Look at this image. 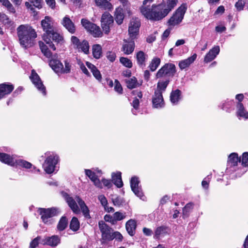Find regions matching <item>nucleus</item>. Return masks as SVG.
I'll list each match as a JSON object with an SVG mask.
<instances>
[{
	"instance_id": "9d476101",
	"label": "nucleus",
	"mask_w": 248,
	"mask_h": 248,
	"mask_svg": "<svg viewBox=\"0 0 248 248\" xmlns=\"http://www.w3.org/2000/svg\"><path fill=\"white\" fill-rule=\"evenodd\" d=\"M186 10V7L185 5H182L179 7L169 20V25L174 27L180 23L184 18Z\"/></svg>"
},
{
	"instance_id": "ea45409f",
	"label": "nucleus",
	"mask_w": 248,
	"mask_h": 248,
	"mask_svg": "<svg viewBox=\"0 0 248 248\" xmlns=\"http://www.w3.org/2000/svg\"><path fill=\"white\" fill-rule=\"evenodd\" d=\"M160 59L158 57H154L151 61L149 68L150 70L154 72L156 70L160 64Z\"/></svg>"
},
{
	"instance_id": "20e7f679",
	"label": "nucleus",
	"mask_w": 248,
	"mask_h": 248,
	"mask_svg": "<svg viewBox=\"0 0 248 248\" xmlns=\"http://www.w3.org/2000/svg\"><path fill=\"white\" fill-rule=\"evenodd\" d=\"M17 33L20 45L24 48L33 45L34 39L37 37L35 30L28 25H21L17 28Z\"/></svg>"
},
{
	"instance_id": "bf43d9fd",
	"label": "nucleus",
	"mask_w": 248,
	"mask_h": 248,
	"mask_svg": "<svg viewBox=\"0 0 248 248\" xmlns=\"http://www.w3.org/2000/svg\"><path fill=\"white\" fill-rule=\"evenodd\" d=\"M123 238L122 235L119 232H113L112 234V240L114 239L116 240L121 241Z\"/></svg>"
},
{
	"instance_id": "b1692460",
	"label": "nucleus",
	"mask_w": 248,
	"mask_h": 248,
	"mask_svg": "<svg viewBox=\"0 0 248 248\" xmlns=\"http://www.w3.org/2000/svg\"><path fill=\"white\" fill-rule=\"evenodd\" d=\"M233 100L227 99L223 101L219 106L220 108L228 113H231L234 110L235 106Z\"/></svg>"
},
{
	"instance_id": "473e14b6",
	"label": "nucleus",
	"mask_w": 248,
	"mask_h": 248,
	"mask_svg": "<svg viewBox=\"0 0 248 248\" xmlns=\"http://www.w3.org/2000/svg\"><path fill=\"white\" fill-rule=\"evenodd\" d=\"M181 92L179 89L172 91L170 94V100L173 105H177L181 99Z\"/></svg>"
},
{
	"instance_id": "6ab92c4d",
	"label": "nucleus",
	"mask_w": 248,
	"mask_h": 248,
	"mask_svg": "<svg viewBox=\"0 0 248 248\" xmlns=\"http://www.w3.org/2000/svg\"><path fill=\"white\" fill-rule=\"evenodd\" d=\"M113 23V18L109 13L105 12L103 14L101 18V26L105 33H108L109 32L110 27Z\"/></svg>"
},
{
	"instance_id": "a878e982",
	"label": "nucleus",
	"mask_w": 248,
	"mask_h": 248,
	"mask_svg": "<svg viewBox=\"0 0 248 248\" xmlns=\"http://www.w3.org/2000/svg\"><path fill=\"white\" fill-rule=\"evenodd\" d=\"M236 115L238 119H240L241 118H244L245 119H248V112L245 108L242 103H236Z\"/></svg>"
},
{
	"instance_id": "ddd939ff",
	"label": "nucleus",
	"mask_w": 248,
	"mask_h": 248,
	"mask_svg": "<svg viewBox=\"0 0 248 248\" xmlns=\"http://www.w3.org/2000/svg\"><path fill=\"white\" fill-rule=\"evenodd\" d=\"M71 41L74 48L77 49L78 51L83 52L86 54L89 53V45L87 41H80L76 36H72L71 38Z\"/></svg>"
},
{
	"instance_id": "5fc2aeb1",
	"label": "nucleus",
	"mask_w": 248,
	"mask_h": 248,
	"mask_svg": "<svg viewBox=\"0 0 248 248\" xmlns=\"http://www.w3.org/2000/svg\"><path fill=\"white\" fill-rule=\"evenodd\" d=\"M120 61L121 63L125 67L131 68L132 66V62L127 58L121 57L120 59Z\"/></svg>"
},
{
	"instance_id": "393cba45",
	"label": "nucleus",
	"mask_w": 248,
	"mask_h": 248,
	"mask_svg": "<svg viewBox=\"0 0 248 248\" xmlns=\"http://www.w3.org/2000/svg\"><path fill=\"white\" fill-rule=\"evenodd\" d=\"M52 24V19L49 16H46L45 19L42 20V27L46 32L44 35H46L53 30Z\"/></svg>"
},
{
	"instance_id": "58836bf2",
	"label": "nucleus",
	"mask_w": 248,
	"mask_h": 248,
	"mask_svg": "<svg viewBox=\"0 0 248 248\" xmlns=\"http://www.w3.org/2000/svg\"><path fill=\"white\" fill-rule=\"evenodd\" d=\"M177 1L178 0H167L166 3H161L165 6L164 8L167 10V13L169 14L176 5Z\"/></svg>"
},
{
	"instance_id": "603ef678",
	"label": "nucleus",
	"mask_w": 248,
	"mask_h": 248,
	"mask_svg": "<svg viewBox=\"0 0 248 248\" xmlns=\"http://www.w3.org/2000/svg\"><path fill=\"white\" fill-rule=\"evenodd\" d=\"M126 217V213H122L121 212H116L113 214V218L115 223L118 221H121L124 219Z\"/></svg>"
},
{
	"instance_id": "4468645a",
	"label": "nucleus",
	"mask_w": 248,
	"mask_h": 248,
	"mask_svg": "<svg viewBox=\"0 0 248 248\" xmlns=\"http://www.w3.org/2000/svg\"><path fill=\"white\" fill-rule=\"evenodd\" d=\"M175 72V66L174 64L166 63L158 71L156 77L160 78L164 76L173 77Z\"/></svg>"
},
{
	"instance_id": "412c9836",
	"label": "nucleus",
	"mask_w": 248,
	"mask_h": 248,
	"mask_svg": "<svg viewBox=\"0 0 248 248\" xmlns=\"http://www.w3.org/2000/svg\"><path fill=\"white\" fill-rule=\"evenodd\" d=\"M14 86L9 83L0 84V100L5 98L14 90Z\"/></svg>"
},
{
	"instance_id": "c756f323",
	"label": "nucleus",
	"mask_w": 248,
	"mask_h": 248,
	"mask_svg": "<svg viewBox=\"0 0 248 248\" xmlns=\"http://www.w3.org/2000/svg\"><path fill=\"white\" fill-rule=\"evenodd\" d=\"M121 175L122 173L120 171L114 172L111 173L112 182L118 188H121L123 186Z\"/></svg>"
},
{
	"instance_id": "f03ea898",
	"label": "nucleus",
	"mask_w": 248,
	"mask_h": 248,
	"mask_svg": "<svg viewBox=\"0 0 248 248\" xmlns=\"http://www.w3.org/2000/svg\"><path fill=\"white\" fill-rule=\"evenodd\" d=\"M247 170V169L242 168L241 157L238 156L237 153H232L228 156L226 173L232 175V178L241 177Z\"/></svg>"
},
{
	"instance_id": "3c124183",
	"label": "nucleus",
	"mask_w": 248,
	"mask_h": 248,
	"mask_svg": "<svg viewBox=\"0 0 248 248\" xmlns=\"http://www.w3.org/2000/svg\"><path fill=\"white\" fill-rule=\"evenodd\" d=\"M131 104L134 109L132 110V113L134 115H137V110L139 109L140 105L139 98H138L137 97H135L132 102L131 103Z\"/></svg>"
},
{
	"instance_id": "aec40b11",
	"label": "nucleus",
	"mask_w": 248,
	"mask_h": 248,
	"mask_svg": "<svg viewBox=\"0 0 248 248\" xmlns=\"http://www.w3.org/2000/svg\"><path fill=\"white\" fill-rule=\"evenodd\" d=\"M152 103L154 108L160 109L164 107L165 102L162 94L158 92H155L152 97Z\"/></svg>"
},
{
	"instance_id": "4d7b16f0",
	"label": "nucleus",
	"mask_w": 248,
	"mask_h": 248,
	"mask_svg": "<svg viewBox=\"0 0 248 248\" xmlns=\"http://www.w3.org/2000/svg\"><path fill=\"white\" fill-rule=\"evenodd\" d=\"M114 90L119 94L123 93V88L117 79H115L114 81Z\"/></svg>"
},
{
	"instance_id": "7c9ffc66",
	"label": "nucleus",
	"mask_w": 248,
	"mask_h": 248,
	"mask_svg": "<svg viewBox=\"0 0 248 248\" xmlns=\"http://www.w3.org/2000/svg\"><path fill=\"white\" fill-rule=\"evenodd\" d=\"M148 56L142 51H140L137 53L136 59L138 65L142 68L145 66V62L147 59Z\"/></svg>"
},
{
	"instance_id": "052dcab7",
	"label": "nucleus",
	"mask_w": 248,
	"mask_h": 248,
	"mask_svg": "<svg viewBox=\"0 0 248 248\" xmlns=\"http://www.w3.org/2000/svg\"><path fill=\"white\" fill-rule=\"evenodd\" d=\"M98 199L103 207H106L108 204V201L104 195H100L98 196Z\"/></svg>"
},
{
	"instance_id": "2eb2a0df",
	"label": "nucleus",
	"mask_w": 248,
	"mask_h": 248,
	"mask_svg": "<svg viewBox=\"0 0 248 248\" xmlns=\"http://www.w3.org/2000/svg\"><path fill=\"white\" fill-rule=\"evenodd\" d=\"M39 210L43 221L46 224H50V218L57 215L59 212L58 209L56 208H40Z\"/></svg>"
},
{
	"instance_id": "4be33fe9",
	"label": "nucleus",
	"mask_w": 248,
	"mask_h": 248,
	"mask_svg": "<svg viewBox=\"0 0 248 248\" xmlns=\"http://www.w3.org/2000/svg\"><path fill=\"white\" fill-rule=\"evenodd\" d=\"M85 172L86 176L93 183L95 186L99 188H102V184H101V181L98 178L99 176L96 174L95 171L91 170L85 169Z\"/></svg>"
},
{
	"instance_id": "39448f33",
	"label": "nucleus",
	"mask_w": 248,
	"mask_h": 248,
	"mask_svg": "<svg viewBox=\"0 0 248 248\" xmlns=\"http://www.w3.org/2000/svg\"><path fill=\"white\" fill-rule=\"evenodd\" d=\"M61 195L64 198L69 206L74 213L78 214L79 212V208L76 202H77L80 206L84 217L86 218H91L88 207L86 205L85 202L79 197L76 196L75 199H74L67 193L63 191L61 192Z\"/></svg>"
},
{
	"instance_id": "c85d7f7f",
	"label": "nucleus",
	"mask_w": 248,
	"mask_h": 248,
	"mask_svg": "<svg viewBox=\"0 0 248 248\" xmlns=\"http://www.w3.org/2000/svg\"><path fill=\"white\" fill-rule=\"evenodd\" d=\"M137 227V222L134 219H129L125 224L126 230L130 236H133L135 234Z\"/></svg>"
},
{
	"instance_id": "f8f14e48",
	"label": "nucleus",
	"mask_w": 248,
	"mask_h": 248,
	"mask_svg": "<svg viewBox=\"0 0 248 248\" xmlns=\"http://www.w3.org/2000/svg\"><path fill=\"white\" fill-rule=\"evenodd\" d=\"M82 25L86 30L90 32L95 37H101L102 32L100 28L95 24L90 22L86 19H82L81 21Z\"/></svg>"
},
{
	"instance_id": "0e129e2a",
	"label": "nucleus",
	"mask_w": 248,
	"mask_h": 248,
	"mask_svg": "<svg viewBox=\"0 0 248 248\" xmlns=\"http://www.w3.org/2000/svg\"><path fill=\"white\" fill-rule=\"evenodd\" d=\"M107 57L110 62H113L115 60L116 55L113 52L108 51L107 53Z\"/></svg>"
},
{
	"instance_id": "f257e3e1",
	"label": "nucleus",
	"mask_w": 248,
	"mask_h": 248,
	"mask_svg": "<svg viewBox=\"0 0 248 248\" xmlns=\"http://www.w3.org/2000/svg\"><path fill=\"white\" fill-rule=\"evenodd\" d=\"M149 5H142L140 8L142 15L149 20L159 21L168 15L167 10L164 8L165 6L161 3L154 4L151 7H149Z\"/></svg>"
},
{
	"instance_id": "f704fd0d",
	"label": "nucleus",
	"mask_w": 248,
	"mask_h": 248,
	"mask_svg": "<svg viewBox=\"0 0 248 248\" xmlns=\"http://www.w3.org/2000/svg\"><path fill=\"white\" fill-rule=\"evenodd\" d=\"M168 233V228L164 226L157 227L155 231L154 238L159 239Z\"/></svg>"
},
{
	"instance_id": "e433bc0d",
	"label": "nucleus",
	"mask_w": 248,
	"mask_h": 248,
	"mask_svg": "<svg viewBox=\"0 0 248 248\" xmlns=\"http://www.w3.org/2000/svg\"><path fill=\"white\" fill-rule=\"evenodd\" d=\"M93 55L96 59H99L102 54V47L100 45H94L92 47Z\"/></svg>"
},
{
	"instance_id": "2f4dec72",
	"label": "nucleus",
	"mask_w": 248,
	"mask_h": 248,
	"mask_svg": "<svg viewBox=\"0 0 248 248\" xmlns=\"http://www.w3.org/2000/svg\"><path fill=\"white\" fill-rule=\"evenodd\" d=\"M86 65L91 70L94 78L97 80L100 81L102 79V76L100 71L97 69L96 66L88 62H86Z\"/></svg>"
},
{
	"instance_id": "49530a36",
	"label": "nucleus",
	"mask_w": 248,
	"mask_h": 248,
	"mask_svg": "<svg viewBox=\"0 0 248 248\" xmlns=\"http://www.w3.org/2000/svg\"><path fill=\"white\" fill-rule=\"evenodd\" d=\"M96 4L105 9H109L111 8V5L107 0H94Z\"/></svg>"
},
{
	"instance_id": "0eeeda50",
	"label": "nucleus",
	"mask_w": 248,
	"mask_h": 248,
	"mask_svg": "<svg viewBox=\"0 0 248 248\" xmlns=\"http://www.w3.org/2000/svg\"><path fill=\"white\" fill-rule=\"evenodd\" d=\"M39 44L41 51L44 55L47 58L51 59L49 62L50 66L56 73L62 74V63L59 60L52 58V53L48 50L47 46L45 45L43 42L40 41Z\"/></svg>"
},
{
	"instance_id": "774afa93",
	"label": "nucleus",
	"mask_w": 248,
	"mask_h": 248,
	"mask_svg": "<svg viewBox=\"0 0 248 248\" xmlns=\"http://www.w3.org/2000/svg\"><path fill=\"white\" fill-rule=\"evenodd\" d=\"M226 30V27L222 25H218L215 28L216 31L220 33L224 32Z\"/></svg>"
},
{
	"instance_id": "864d4df0",
	"label": "nucleus",
	"mask_w": 248,
	"mask_h": 248,
	"mask_svg": "<svg viewBox=\"0 0 248 248\" xmlns=\"http://www.w3.org/2000/svg\"><path fill=\"white\" fill-rule=\"evenodd\" d=\"M64 67L62 65V74H67L70 72L71 65L69 61L68 60L64 61Z\"/></svg>"
},
{
	"instance_id": "c03bdc74",
	"label": "nucleus",
	"mask_w": 248,
	"mask_h": 248,
	"mask_svg": "<svg viewBox=\"0 0 248 248\" xmlns=\"http://www.w3.org/2000/svg\"><path fill=\"white\" fill-rule=\"evenodd\" d=\"M68 220L65 217H62L60 219L58 225L57 229L59 231H63L67 226Z\"/></svg>"
},
{
	"instance_id": "dca6fc26",
	"label": "nucleus",
	"mask_w": 248,
	"mask_h": 248,
	"mask_svg": "<svg viewBox=\"0 0 248 248\" xmlns=\"http://www.w3.org/2000/svg\"><path fill=\"white\" fill-rule=\"evenodd\" d=\"M30 78L34 86L37 89L38 91L41 92L43 95H45L46 94V88L39 75L36 73L34 70H32L31 71V73L30 76Z\"/></svg>"
},
{
	"instance_id": "5701e85b",
	"label": "nucleus",
	"mask_w": 248,
	"mask_h": 248,
	"mask_svg": "<svg viewBox=\"0 0 248 248\" xmlns=\"http://www.w3.org/2000/svg\"><path fill=\"white\" fill-rule=\"evenodd\" d=\"M220 52V47L218 46H215L205 55L204 58L205 63H209L214 60Z\"/></svg>"
},
{
	"instance_id": "72a5a7b5",
	"label": "nucleus",
	"mask_w": 248,
	"mask_h": 248,
	"mask_svg": "<svg viewBox=\"0 0 248 248\" xmlns=\"http://www.w3.org/2000/svg\"><path fill=\"white\" fill-rule=\"evenodd\" d=\"M60 243V238L57 235H52L46 238V243L51 247H56Z\"/></svg>"
},
{
	"instance_id": "69168bd1",
	"label": "nucleus",
	"mask_w": 248,
	"mask_h": 248,
	"mask_svg": "<svg viewBox=\"0 0 248 248\" xmlns=\"http://www.w3.org/2000/svg\"><path fill=\"white\" fill-rule=\"evenodd\" d=\"M78 64L79 65L80 69L81 70L82 72L83 73H84L85 75H86L87 76H89L90 73L88 72V71L87 69L86 68V67H85V66L84 65V64L82 62H81L80 61L78 62Z\"/></svg>"
},
{
	"instance_id": "338daca9",
	"label": "nucleus",
	"mask_w": 248,
	"mask_h": 248,
	"mask_svg": "<svg viewBox=\"0 0 248 248\" xmlns=\"http://www.w3.org/2000/svg\"><path fill=\"white\" fill-rule=\"evenodd\" d=\"M30 2L32 3L33 5L38 9L42 7L41 1L42 0H29Z\"/></svg>"
},
{
	"instance_id": "e2e57ef3",
	"label": "nucleus",
	"mask_w": 248,
	"mask_h": 248,
	"mask_svg": "<svg viewBox=\"0 0 248 248\" xmlns=\"http://www.w3.org/2000/svg\"><path fill=\"white\" fill-rule=\"evenodd\" d=\"M101 182V184L102 183L105 186L107 187L108 188H110L112 186V182L109 179H106L105 178H103L102 179Z\"/></svg>"
},
{
	"instance_id": "1a4fd4ad",
	"label": "nucleus",
	"mask_w": 248,
	"mask_h": 248,
	"mask_svg": "<svg viewBox=\"0 0 248 248\" xmlns=\"http://www.w3.org/2000/svg\"><path fill=\"white\" fill-rule=\"evenodd\" d=\"M51 38H52V40L56 43L58 45H62L64 43L63 36L59 33L54 31L53 30L47 34L44 35L43 38L44 41L46 43V44L48 45V46L53 50H56V47L51 41Z\"/></svg>"
},
{
	"instance_id": "37998d69",
	"label": "nucleus",
	"mask_w": 248,
	"mask_h": 248,
	"mask_svg": "<svg viewBox=\"0 0 248 248\" xmlns=\"http://www.w3.org/2000/svg\"><path fill=\"white\" fill-rule=\"evenodd\" d=\"M0 21L7 27L11 26L13 23L8 16L4 13H0Z\"/></svg>"
},
{
	"instance_id": "a19ab883",
	"label": "nucleus",
	"mask_w": 248,
	"mask_h": 248,
	"mask_svg": "<svg viewBox=\"0 0 248 248\" xmlns=\"http://www.w3.org/2000/svg\"><path fill=\"white\" fill-rule=\"evenodd\" d=\"M1 4L6 8L10 13L15 14L16 9L9 0H0Z\"/></svg>"
},
{
	"instance_id": "bb28decb",
	"label": "nucleus",
	"mask_w": 248,
	"mask_h": 248,
	"mask_svg": "<svg viewBox=\"0 0 248 248\" xmlns=\"http://www.w3.org/2000/svg\"><path fill=\"white\" fill-rule=\"evenodd\" d=\"M62 24L71 33L73 34L75 32L76 27L75 24L68 16H65L63 18L62 21Z\"/></svg>"
},
{
	"instance_id": "6e6d98bb",
	"label": "nucleus",
	"mask_w": 248,
	"mask_h": 248,
	"mask_svg": "<svg viewBox=\"0 0 248 248\" xmlns=\"http://www.w3.org/2000/svg\"><path fill=\"white\" fill-rule=\"evenodd\" d=\"M212 177L211 174L207 175L202 181V186L205 189H208L209 182Z\"/></svg>"
},
{
	"instance_id": "f3484780",
	"label": "nucleus",
	"mask_w": 248,
	"mask_h": 248,
	"mask_svg": "<svg viewBox=\"0 0 248 248\" xmlns=\"http://www.w3.org/2000/svg\"><path fill=\"white\" fill-rule=\"evenodd\" d=\"M15 167H20L32 173H38L40 172V170L37 169L35 166L33 165L31 163L22 159L17 158L15 162Z\"/></svg>"
},
{
	"instance_id": "7ed1b4c3",
	"label": "nucleus",
	"mask_w": 248,
	"mask_h": 248,
	"mask_svg": "<svg viewBox=\"0 0 248 248\" xmlns=\"http://www.w3.org/2000/svg\"><path fill=\"white\" fill-rule=\"evenodd\" d=\"M140 26V20L138 18H132L130 22L128 29L130 39L129 41L124 40L122 47V50L124 54L129 55L133 52L135 48V42L133 40L138 35Z\"/></svg>"
},
{
	"instance_id": "9b49d317",
	"label": "nucleus",
	"mask_w": 248,
	"mask_h": 248,
	"mask_svg": "<svg viewBox=\"0 0 248 248\" xmlns=\"http://www.w3.org/2000/svg\"><path fill=\"white\" fill-rule=\"evenodd\" d=\"M1 151L9 152L10 151V149L8 147H4L3 149L0 148V161L10 166L15 167L17 155L15 154H8Z\"/></svg>"
},
{
	"instance_id": "680f3d73",
	"label": "nucleus",
	"mask_w": 248,
	"mask_h": 248,
	"mask_svg": "<svg viewBox=\"0 0 248 248\" xmlns=\"http://www.w3.org/2000/svg\"><path fill=\"white\" fill-rule=\"evenodd\" d=\"M245 5L242 2V0H238L235 4V7L238 11H242Z\"/></svg>"
},
{
	"instance_id": "09e8293b",
	"label": "nucleus",
	"mask_w": 248,
	"mask_h": 248,
	"mask_svg": "<svg viewBox=\"0 0 248 248\" xmlns=\"http://www.w3.org/2000/svg\"><path fill=\"white\" fill-rule=\"evenodd\" d=\"M193 204L192 203L189 202L187 203L183 209V217H187L189 212L191 211L193 208Z\"/></svg>"
},
{
	"instance_id": "13d9d810",
	"label": "nucleus",
	"mask_w": 248,
	"mask_h": 248,
	"mask_svg": "<svg viewBox=\"0 0 248 248\" xmlns=\"http://www.w3.org/2000/svg\"><path fill=\"white\" fill-rule=\"evenodd\" d=\"M41 239V238L40 236H38L35 238L34 239H33L30 243V248H35L37 246H38V244L40 243Z\"/></svg>"
},
{
	"instance_id": "c9c22d12",
	"label": "nucleus",
	"mask_w": 248,
	"mask_h": 248,
	"mask_svg": "<svg viewBox=\"0 0 248 248\" xmlns=\"http://www.w3.org/2000/svg\"><path fill=\"white\" fill-rule=\"evenodd\" d=\"M126 86L129 89H133L139 86L136 78L133 77L131 78H128L125 79Z\"/></svg>"
},
{
	"instance_id": "a18cd8bd",
	"label": "nucleus",
	"mask_w": 248,
	"mask_h": 248,
	"mask_svg": "<svg viewBox=\"0 0 248 248\" xmlns=\"http://www.w3.org/2000/svg\"><path fill=\"white\" fill-rule=\"evenodd\" d=\"M115 20L116 22L120 25L123 23L124 16L122 9L118 8L115 11Z\"/></svg>"
},
{
	"instance_id": "8fccbe9b",
	"label": "nucleus",
	"mask_w": 248,
	"mask_h": 248,
	"mask_svg": "<svg viewBox=\"0 0 248 248\" xmlns=\"http://www.w3.org/2000/svg\"><path fill=\"white\" fill-rule=\"evenodd\" d=\"M240 157L242 168L247 169L248 167V152H244Z\"/></svg>"
},
{
	"instance_id": "a211bd4d",
	"label": "nucleus",
	"mask_w": 248,
	"mask_h": 248,
	"mask_svg": "<svg viewBox=\"0 0 248 248\" xmlns=\"http://www.w3.org/2000/svg\"><path fill=\"white\" fill-rule=\"evenodd\" d=\"M139 184L140 180L138 177L133 176L131 178L130 186L132 191L134 193L135 195L144 201L145 197L143 194L141 188Z\"/></svg>"
},
{
	"instance_id": "4c0bfd02",
	"label": "nucleus",
	"mask_w": 248,
	"mask_h": 248,
	"mask_svg": "<svg viewBox=\"0 0 248 248\" xmlns=\"http://www.w3.org/2000/svg\"><path fill=\"white\" fill-rule=\"evenodd\" d=\"M169 82L170 81L169 80L159 81L157 83V88L155 92H157L158 91L162 94L163 92L166 90Z\"/></svg>"
},
{
	"instance_id": "6e6552de",
	"label": "nucleus",
	"mask_w": 248,
	"mask_h": 248,
	"mask_svg": "<svg viewBox=\"0 0 248 248\" xmlns=\"http://www.w3.org/2000/svg\"><path fill=\"white\" fill-rule=\"evenodd\" d=\"M98 226L101 233V239L100 240L101 243L105 244L111 241L113 229L102 220L99 222Z\"/></svg>"
},
{
	"instance_id": "423d86ee",
	"label": "nucleus",
	"mask_w": 248,
	"mask_h": 248,
	"mask_svg": "<svg viewBox=\"0 0 248 248\" xmlns=\"http://www.w3.org/2000/svg\"><path fill=\"white\" fill-rule=\"evenodd\" d=\"M45 160L43 164V168L47 174H51L56 170V165L60 161L59 155L54 152H47L44 154Z\"/></svg>"
},
{
	"instance_id": "de8ad7c7",
	"label": "nucleus",
	"mask_w": 248,
	"mask_h": 248,
	"mask_svg": "<svg viewBox=\"0 0 248 248\" xmlns=\"http://www.w3.org/2000/svg\"><path fill=\"white\" fill-rule=\"evenodd\" d=\"M70 228L73 231L76 232L79 228V222L78 219L76 217H73L70 222Z\"/></svg>"
},
{
	"instance_id": "79ce46f5",
	"label": "nucleus",
	"mask_w": 248,
	"mask_h": 248,
	"mask_svg": "<svg viewBox=\"0 0 248 248\" xmlns=\"http://www.w3.org/2000/svg\"><path fill=\"white\" fill-rule=\"evenodd\" d=\"M112 201L115 206L118 207L123 206L125 203V201L124 198L118 196H114L112 198Z\"/></svg>"
},
{
	"instance_id": "cd10ccee",
	"label": "nucleus",
	"mask_w": 248,
	"mask_h": 248,
	"mask_svg": "<svg viewBox=\"0 0 248 248\" xmlns=\"http://www.w3.org/2000/svg\"><path fill=\"white\" fill-rule=\"evenodd\" d=\"M197 54L194 53L191 57L188 58L181 61L179 63V66L181 70H184L186 68L189 67L191 64H192L197 58Z\"/></svg>"
}]
</instances>
